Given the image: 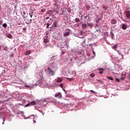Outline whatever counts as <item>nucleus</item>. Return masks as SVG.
Listing matches in <instances>:
<instances>
[{"instance_id":"obj_1","label":"nucleus","mask_w":130,"mask_h":130,"mask_svg":"<svg viewBox=\"0 0 130 130\" xmlns=\"http://www.w3.org/2000/svg\"><path fill=\"white\" fill-rule=\"evenodd\" d=\"M47 73L48 75H49V76H51V77H53V76L55 75V72H54V71L51 70L49 67H48Z\"/></svg>"},{"instance_id":"obj_2","label":"nucleus","mask_w":130,"mask_h":130,"mask_svg":"<svg viewBox=\"0 0 130 130\" xmlns=\"http://www.w3.org/2000/svg\"><path fill=\"white\" fill-rule=\"evenodd\" d=\"M125 14L127 19H130V11H126Z\"/></svg>"},{"instance_id":"obj_3","label":"nucleus","mask_w":130,"mask_h":130,"mask_svg":"<svg viewBox=\"0 0 130 130\" xmlns=\"http://www.w3.org/2000/svg\"><path fill=\"white\" fill-rule=\"evenodd\" d=\"M61 82H62L61 77H58L56 80V83H61Z\"/></svg>"},{"instance_id":"obj_4","label":"nucleus","mask_w":130,"mask_h":130,"mask_svg":"<svg viewBox=\"0 0 130 130\" xmlns=\"http://www.w3.org/2000/svg\"><path fill=\"white\" fill-rule=\"evenodd\" d=\"M111 24H112L113 25L114 24H116L117 23V22L116 21V20L114 19H112L111 20Z\"/></svg>"},{"instance_id":"obj_5","label":"nucleus","mask_w":130,"mask_h":130,"mask_svg":"<svg viewBox=\"0 0 130 130\" xmlns=\"http://www.w3.org/2000/svg\"><path fill=\"white\" fill-rule=\"evenodd\" d=\"M55 97L58 98H61V93L59 92V93L57 94H55Z\"/></svg>"},{"instance_id":"obj_6","label":"nucleus","mask_w":130,"mask_h":130,"mask_svg":"<svg viewBox=\"0 0 130 130\" xmlns=\"http://www.w3.org/2000/svg\"><path fill=\"white\" fill-rule=\"evenodd\" d=\"M52 27H54V28H55L56 27H57V21L54 22Z\"/></svg>"},{"instance_id":"obj_7","label":"nucleus","mask_w":130,"mask_h":130,"mask_svg":"<svg viewBox=\"0 0 130 130\" xmlns=\"http://www.w3.org/2000/svg\"><path fill=\"white\" fill-rule=\"evenodd\" d=\"M25 55H29V54H31V51L28 50L24 53Z\"/></svg>"},{"instance_id":"obj_8","label":"nucleus","mask_w":130,"mask_h":130,"mask_svg":"<svg viewBox=\"0 0 130 130\" xmlns=\"http://www.w3.org/2000/svg\"><path fill=\"white\" fill-rule=\"evenodd\" d=\"M32 19L27 20V22H26V24H27V25H29V24H31L32 23Z\"/></svg>"},{"instance_id":"obj_9","label":"nucleus","mask_w":130,"mask_h":130,"mask_svg":"<svg viewBox=\"0 0 130 130\" xmlns=\"http://www.w3.org/2000/svg\"><path fill=\"white\" fill-rule=\"evenodd\" d=\"M122 28L123 29V30H125V29H126V28H127V25H126V24H122Z\"/></svg>"},{"instance_id":"obj_10","label":"nucleus","mask_w":130,"mask_h":130,"mask_svg":"<svg viewBox=\"0 0 130 130\" xmlns=\"http://www.w3.org/2000/svg\"><path fill=\"white\" fill-rule=\"evenodd\" d=\"M99 71H101L100 72H99V74H100V75L103 74V71H104V70H103V69H102V68H101V69L99 68Z\"/></svg>"},{"instance_id":"obj_11","label":"nucleus","mask_w":130,"mask_h":130,"mask_svg":"<svg viewBox=\"0 0 130 130\" xmlns=\"http://www.w3.org/2000/svg\"><path fill=\"white\" fill-rule=\"evenodd\" d=\"M21 15H22V17H23L24 18H26L25 17V15H26V12L23 11H22V12H21Z\"/></svg>"},{"instance_id":"obj_12","label":"nucleus","mask_w":130,"mask_h":130,"mask_svg":"<svg viewBox=\"0 0 130 130\" xmlns=\"http://www.w3.org/2000/svg\"><path fill=\"white\" fill-rule=\"evenodd\" d=\"M6 36H7V37H8V38H13V37L12 36V35H11L10 34H6Z\"/></svg>"},{"instance_id":"obj_13","label":"nucleus","mask_w":130,"mask_h":130,"mask_svg":"<svg viewBox=\"0 0 130 130\" xmlns=\"http://www.w3.org/2000/svg\"><path fill=\"white\" fill-rule=\"evenodd\" d=\"M63 35L64 37L69 36L70 35V32H66L65 33L63 34Z\"/></svg>"},{"instance_id":"obj_14","label":"nucleus","mask_w":130,"mask_h":130,"mask_svg":"<svg viewBox=\"0 0 130 130\" xmlns=\"http://www.w3.org/2000/svg\"><path fill=\"white\" fill-rule=\"evenodd\" d=\"M87 26H88V25L87 24H82V27L83 28H87Z\"/></svg>"},{"instance_id":"obj_15","label":"nucleus","mask_w":130,"mask_h":130,"mask_svg":"<svg viewBox=\"0 0 130 130\" xmlns=\"http://www.w3.org/2000/svg\"><path fill=\"white\" fill-rule=\"evenodd\" d=\"M84 18H85V19H87L88 20H89V19H90V15H89V14L86 15L84 17Z\"/></svg>"},{"instance_id":"obj_16","label":"nucleus","mask_w":130,"mask_h":130,"mask_svg":"<svg viewBox=\"0 0 130 130\" xmlns=\"http://www.w3.org/2000/svg\"><path fill=\"white\" fill-rule=\"evenodd\" d=\"M48 41H49L48 39L44 38V43H47V42H48Z\"/></svg>"},{"instance_id":"obj_17","label":"nucleus","mask_w":130,"mask_h":130,"mask_svg":"<svg viewBox=\"0 0 130 130\" xmlns=\"http://www.w3.org/2000/svg\"><path fill=\"white\" fill-rule=\"evenodd\" d=\"M36 120H37V117H34L33 121L34 123H36Z\"/></svg>"},{"instance_id":"obj_18","label":"nucleus","mask_w":130,"mask_h":130,"mask_svg":"<svg viewBox=\"0 0 130 130\" xmlns=\"http://www.w3.org/2000/svg\"><path fill=\"white\" fill-rule=\"evenodd\" d=\"M30 103V105H36V103H35V102H34V101L31 102Z\"/></svg>"},{"instance_id":"obj_19","label":"nucleus","mask_w":130,"mask_h":130,"mask_svg":"<svg viewBox=\"0 0 130 130\" xmlns=\"http://www.w3.org/2000/svg\"><path fill=\"white\" fill-rule=\"evenodd\" d=\"M29 15L30 16V18H32V17H33V12L29 13Z\"/></svg>"},{"instance_id":"obj_20","label":"nucleus","mask_w":130,"mask_h":130,"mask_svg":"<svg viewBox=\"0 0 130 130\" xmlns=\"http://www.w3.org/2000/svg\"><path fill=\"white\" fill-rule=\"evenodd\" d=\"M8 25L7 24V23H4L3 24V27H4V28H7Z\"/></svg>"},{"instance_id":"obj_21","label":"nucleus","mask_w":130,"mask_h":130,"mask_svg":"<svg viewBox=\"0 0 130 130\" xmlns=\"http://www.w3.org/2000/svg\"><path fill=\"white\" fill-rule=\"evenodd\" d=\"M30 105H31V104L29 103L26 104V105L24 106V107H28V106H30Z\"/></svg>"},{"instance_id":"obj_22","label":"nucleus","mask_w":130,"mask_h":130,"mask_svg":"<svg viewBox=\"0 0 130 130\" xmlns=\"http://www.w3.org/2000/svg\"><path fill=\"white\" fill-rule=\"evenodd\" d=\"M117 46H118L117 45H114L113 46L114 49H116V48H117Z\"/></svg>"},{"instance_id":"obj_23","label":"nucleus","mask_w":130,"mask_h":130,"mask_svg":"<svg viewBox=\"0 0 130 130\" xmlns=\"http://www.w3.org/2000/svg\"><path fill=\"white\" fill-rule=\"evenodd\" d=\"M9 49H8V47H6L4 48V50L5 51H8Z\"/></svg>"},{"instance_id":"obj_24","label":"nucleus","mask_w":130,"mask_h":130,"mask_svg":"<svg viewBox=\"0 0 130 130\" xmlns=\"http://www.w3.org/2000/svg\"><path fill=\"white\" fill-rule=\"evenodd\" d=\"M67 79L68 81H73V78H67Z\"/></svg>"},{"instance_id":"obj_25","label":"nucleus","mask_w":130,"mask_h":130,"mask_svg":"<svg viewBox=\"0 0 130 130\" xmlns=\"http://www.w3.org/2000/svg\"><path fill=\"white\" fill-rule=\"evenodd\" d=\"M48 33H46V36H45V39H48V36H47L48 35Z\"/></svg>"},{"instance_id":"obj_26","label":"nucleus","mask_w":130,"mask_h":130,"mask_svg":"<svg viewBox=\"0 0 130 130\" xmlns=\"http://www.w3.org/2000/svg\"><path fill=\"white\" fill-rule=\"evenodd\" d=\"M79 21H80V19H79V18H75L76 22H79Z\"/></svg>"},{"instance_id":"obj_27","label":"nucleus","mask_w":130,"mask_h":130,"mask_svg":"<svg viewBox=\"0 0 130 130\" xmlns=\"http://www.w3.org/2000/svg\"><path fill=\"white\" fill-rule=\"evenodd\" d=\"M94 76H95V74H94L93 73L90 74V77H91V78H93V77H94Z\"/></svg>"},{"instance_id":"obj_28","label":"nucleus","mask_w":130,"mask_h":130,"mask_svg":"<svg viewBox=\"0 0 130 130\" xmlns=\"http://www.w3.org/2000/svg\"><path fill=\"white\" fill-rule=\"evenodd\" d=\"M108 79H109V80H111V81H113V78L110 77H108Z\"/></svg>"},{"instance_id":"obj_29","label":"nucleus","mask_w":130,"mask_h":130,"mask_svg":"<svg viewBox=\"0 0 130 130\" xmlns=\"http://www.w3.org/2000/svg\"><path fill=\"white\" fill-rule=\"evenodd\" d=\"M49 26H50V24L47 23V28H49Z\"/></svg>"},{"instance_id":"obj_30","label":"nucleus","mask_w":130,"mask_h":130,"mask_svg":"<svg viewBox=\"0 0 130 130\" xmlns=\"http://www.w3.org/2000/svg\"><path fill=\"white\" fill-rule=\"evenodd\" d=\"M123 21H124V22H129V21L127 20V19H125V20H123Z\"/></svg>"},{"instance_id":"obj_31","label":"nucleus","mask_w":130,"mask_h":130,"mask_svg":"<svg viewBox=\"0 0 130 130\" xmlns=\"http://www.w3.org/2000/svg\"><path fill=\"white\" fill-rule=\"evenodd\" d=\"M60 87L61 88H63V84H60Z\"/></svg>"},{"instance_id":"obj_32","label":"nucleus","mask_w":130,"mask_h":130,"mask_svg":"<svg viewBox=\"0 0 130 130\" xmlns=\"http://www.w3.org/2000/svg\"><path fill=\"white\" fill-rule=\"evenodd\" d=\"M45 11H46L45 10L43 9L41 10V12H42V13H45Z\"/></svg>"},{"instance_id":"obj_33","label":"nucleus","mask_w":130,"mask_h":130,"mask_svg":"<svg viewBox=\"0 0 130 130\" xmlns=\"http://www.w3.org/2000/svg\"><path fill=\"white\" fill-rule=\"evenodd\" d=\"M124 79V77H121V80L122 81H123Z\"/></svg>"},{"instance_id":"obj_34","label":"nucleus","mask_w":130,"mask_h":130,"mask_svg":"<svg viewBox=\"0 0 130 130\" xmlns=\"http://www.w3.org/2000/svg\"><path fill=\"white\" fill-rule=\"evenodd\" d=\"M116 82H119V79L116 78Z\"/></svg>"},{"instance_id":"obj_35","label":"nucleus","mask_w":130,"mask_h":130,"mask_svg":"<svg viewBox=\"0 0 130 130\" xmlns=\"http://www.w3.org/2000/svg\"><path fill=\"white\" fill-rule=\"evenodd\" d=\"M90 92H91V93H95V91H94L93 90H90Z\"/></svg>"},{"instance_id":"obj_36","label":"nucleus","mask_w":130,"mask_h":130,"mask_svg":"<svg viewBox=\"0 0 130 130\" xmlns=\"http://www.w3.org/2000/svg\"><path fill=\"white\" fill-rule=\"evenodd\" d=\"M103 8L105 9V10H106V9H107V8L106 7H105V6H104Z\"/></svg>"},{"instance_id":"obj_37","label":"nucleus","mask_w":130,"mask_h":130,"mask_svg":"<svg viewBox=\"0 0 130 130\" xmlns=\"http://www.w3.org/2000/svg\"><path fill=\"white\" fill-rule=\"evenodd\" d=\"M22 30H23V31H25V30H26V28H23Z\"/></svg>"},{"instance_id":"obj_38","label":"nucleus","mask_w":130,"mask_h":130,"mask_svg":"<svg viewBox=\"0 0 130 130\" xmlns=\"http://www.w3.org/2000/svg\"><path fill=\"white\" fill-rule=\"evenodd\" d=\"M64 53H65L64 52H61L62 55H63V54H64Z\"/></svg>"},{"instance_id":"obj_39","label":"nucleus","mask_w":130,"mask_h":130,"mask_svg":"<svg viewBox=\"0 0 130 130\" xmlns=\"http://www.w3.org/2000/svg\"><path fill=\"white\" fill-rule=\"evenodd\" d=\"M54 57H55V56H53L52 57H51V58H54Z\"/></svg>"},{"instance_id":"obj_40","label":"nucleus","mask_w":130,"mask_h":130,"mask_svg":"<svg viewBox=\"0 0 130 130\" xmlns=\"http://www.w3.org/2000/svg\"><path fill=\"white\" fill-rule=\"evenodd\" d=\"M88 26H91V23H88Z\"/></svg>"},{"instance_id":"obj_41","label":"nucleus","mask_w":130,"mask_h":130,"mask_svg":"<svg viewBox=\"0 0 130 130\" xmlns=\"http://www.w3.org/2000/svg\"><path fill=\"white\" fill-rule=\"evenodd\" d=\"M93 53L95 55V51H93Z\"/></svg>"},{"instance_id":"obj_42","label":"nucleus","mask_w":130,"mask_h":130,"mask_svg":"<svg viewBox=\"0 0 130 130\" xmlns=\"http://www.w3.org/2000/svg\"><path fill=\"white\" fill-rule=\"evenodd\" d=\"M5 124V122H3V124Z\"/></svg>"},{"instance_id":"obj_43","label":"nucleus","mask_w":130,"mask_h":130,"mask_svg":"<svg viewBox=\"0 0 130 130\" xmlns=\"http://www.w3.org/2000/svg\"><path fill=\"white\" fill-rule=\"evenodd\" d=\"M111 35H113V33H111Z\"/></svg>"},{"instance_id":"obj_44","label":"nucleus","mask_w":130,"mask_h":130,"mask_svg":"<svg viewBox=\"0 0 130 130\" xmlns=\"http://www.w3.org/2000/svg\"><path fill=\"white\" fill-rule=\"evenodd\" d=\"M17 114H19V115L20 114L19 113H17Z\"/></svg>"},{"instance_id":"obj_45","label":"nucleus","mask_w":130,"mask_h":130,"mask_svg":"<svg viewBox=\"0 0 130 130\" xmlns=\"http://www.w3.org/2000/svg\"><path fill=\"white\" fill-rule=\"evenodd\" d=\"M36 1H38V0H35Z\"/></svg>"},{"instance_id":"obj_46","label":"nucleus","mask_w":130,"mask_h":130,"mask_svg":"<svg viewBox=\"0 0 130 130\" xmlns=\"http://www.w3.org/2000/svg\"><path fill=\"white\" fill-rule=\"evenodd\" d=\"M122 76H123V74H122Z\"/></svg>"},{"instance_id":"obj_47","label":"nucleus","mask_w":130,"mask_h":130,"mask_svg":"<svg viewBox=\"0 0 130 130\" xmlns=\"http://www.w3.org/2000/svg\"><path fill=\"white\" fill-rule=\"evenodd\" d=\"M47 19H48V18H47Z\"/></svg>"},{"instance_id":"obj_48","label":"nucleus","mask_w":130,"mask_h":130,"mask_svg":"<svg viewBox=\"0 0 130 130\" xmlns=\"http://www.w3.org/2000/svg\"><path fill=\"white\" fill-rule=\"evenodd\" d=\"M47 19H48V18H47Z\"/></svg>"}]
</instances>
